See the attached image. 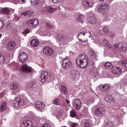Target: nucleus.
Returning a JSON list of instances; mask_svg holds the SVG:
<instances>
[{"mask_svg": "<svg viewBox=\"0 0 127 127\" xmlns=\"http://www.w3.org/2000/svg\"><path fill=\"white\" fill-rule=\"evenodd\" d=\"M21 70L25 73H30L32 71V68L31 67L28 66L27 64H25L22 65Z\"/></svg>", "mask_w": 127, "mask_h": 127, "instance_id": "20", "label": "nucleus"}, {"mask_svg": "<svg viewBox=\"0 0 127 127\" xmlns=\"http://www.w3.org/2000/svg\"><path fill=\"white\" fill-rule=\"evenodd\" d=\"M115 105L117 106V107H119L120 106V104L118 103H115Z\"/></svg>", "mask_w": 127, "mask_h": 127, "instance_id": "64", "label": "nucleus"}, {"mask_svg": "<svg viewBox=\"0 0 127 127\" xmlns=\"http://www.w3.org/2000/svg\"><path fill=\"white\" fill-rule=\"evenodd\" d=\"M61 89L63 94H64V95H67V94H68V88L66 86V84L64 83H62Z\"/></svg>", "mask_w": 127, "mask_h": 127, "instance_id": "22", "label": "nucleus"}, {"mask_svg": "<svg viewBox=\"0 0 127 127\" xmlns=\"http://www.w3.org/2000/svg\"><path fill=\"white\" fill-rule=\"evenodd\" d=\"M62 66L63 68H65V69L71 68L72 63L70 61V59L68 58L64 59L62 63Z\"/></svg>", "mask_w": 127, "mask_h": 127, "instance_id": "7", "label": "nucleus"}, {"mask_svg": "<svg viewBox=\"0 0 127 127\" xmlns=\"http://www.w3.org/2000/svg\"><path fill=\"white\" fill-rule=\"evenodd\" d=\"M35 106L38 109H40V110H42L45 107V105L42 104L40 101H36L35 103Z\"/></svg>", "mask_w": 127, "mask_h": 127, "instance_id": "26", "label": "nucleus"}, {"mask_svg": "<svg viewBox=\"0 0 127 127\" xmlns=\"http://www.w3.org/2000/svg\"><path fill=\"white\" fill-rule=\"evenodd\" d=\"M30 32V30L26 29L23 32L24 34H27Z\"/></svg>", "mask_w": 127, "mask_h": 127, "instance_id": "55", "label": "nucleus"}, {"mask_svg": "<svg viewBox=\"0 0 127 127\" xmlns=\"http://www.w3.org/2000/svg\"><path fill=\"white\" fill-rule=\"evenodd\" d=\"M89 55L90 58H91V59H93L94 62L97 61V60H98V56H97V55L95 54L93 49H91L89 50Z\"/></svg>", "mask_w": 127, "mask_h": 127, "instance_id": "18", "label": "nucleus"}, {"mask_svg": "<svg viewBox=\"0 0 127 127\" xmlns=\"http://www.w3.org/2000/svg\"><path fill=\"white\" fill-rule=\"evenodd\" d=\"M4 26V22L3 20H0V29Z\"/></svg>", "mask_w": 127, "mask_h": 127, "instance_id": "47", "label": "nucleus"}, {"mask_svg": "<svg viewBox=\"0 0 127 127\" xmlns=\"http://www.w3.org/2000/svg\"><path fill=\"white\" fill-rule=\"evenodd\" d=\"M48 78H49L48 72L46 71H43L41 76V83H45V82H46Z\"/></svg>", "mask_w": 127, "mask_h": 127, "instance_id": "16", "label": "nucleus"}, {"mask_svg": "<svg viewBox=\"0 0 127 127\" xmlns=\"http://www.w3.org/2000/svg\"><path fill=\"white\" fill-rule=\"evenodd\" d=\"M15 46V43L14 41L10 42L7 45V49L8 50H12Z\"/></svg>", "mask_w": 127, "mask_h": 127, "instance_id": "25", "label": "nucleus"}, {"mask_svg": "<svg viewBox=\"0 0 127 127\" xmlns=\"http://www.w3.org/2000/svg\"><path fill=\"white\" fill-rule=\"evenodd\" d=\"M53 114L56 117L57 119H61L63 116V112L59 108H58L57 110H56L54 111V113H53Z\"/></svg>", "mask_w": 127, "mask_h": 127, "instance_id": "19", "label": "nucleus"}, {"mask_svg": "<svg viewBox=\"0 0 127 127\" xmlns=\"http://www.w3.org/2000/svg\"><path fill=\"white\" fill-rule=\"evenodd\" d=\"M9 11H10V10L8 8H3L0 12L2 14H7L8 15V14H9Z\"/></svg>", "mask_w": 127, "mask_h": 127, "instance_id": "33", "label": "nucleus"}, {"mask_svg": "<svg viewBox=\"0 0 127 127\" xmlns=\"http://www.w3.org/2000/svg\"><path fill=\"white\" fill-rule=\"evenodd\" d=\"M65 101L67 104H69L70 103V101H69L68 99H66Z\"/></svg>", "mask_w": 127, "mask_h": 127, "instance_id": "61", "label": "nucleus"}, {"mask_svg": "<svg viewBox=\"0 0 127 127\" xmlns=\"http://www.w3.org/2000/svg\"><path fill=\"white\" fill-rule=\"evenodd\" d=\"M12 105L15 108H21L24 105V101L20 97H17L12 101Z\"/></svg>", "mask_w": 127, "mask_h": 127, "instance_id": "5", "label": "nucleus"}, {"mask_svg": "<svg viewBox=\"0 0 127 127\" xmlns=\"http://www.w3.org/2000/svg\"><path fill=\"white\" fill-rule=\"evenodd\" d=\"M87 20L91 24H96V23H97V18H96V15H95V14H94L92 11L88 14Z\"/></svg>", "mask_w": 127, "mask_h": 127, "instance_id": "8", "label": "nucleus"}, {"mask_svg": "<svg viewBox=\"0 0 127 127\" xmlns=\"http://www.w3.org/2000/svg\"><path fill=\"white\" fill-rule=\"evenodd\" d=\"M46 27H47V28H48L49 29H53V28H54V26L51 25V24H50V23H46Z\"/></svg>", "mask_w": 127, "mask_h": 127, "instance_id": "42", "label": "nucleus"}, {"mask_svg": "<svg viewBox=\"0 0 127 127\" xmlns=\"http://www.w3.org/2000/svg\"><path fill=\"white\" fill-rule=\"evenodd\" d=\"M46 35L48 36H50L51 35L49 34V32H47V33L46 34Z\"/></svg>", "mask_w": 127, "mask_h": 127, "instance_id": "62", "label": "nucleus"}, {"mask_svg": "<svg viewBox=\"0 0 127 127\" xmlns=\"http://www.w3.org/2000/svg\"><path fill=\"white\" fill-rule=\"evenodd\" d=\"M57 8H53L51 6H48L45 9V12H49V13H52L54 12L55 10H57Z\"/></svg>", "mask_w": 127, "mask_h": 127, "instance_id": "24", "label": "nucleus"}, {"mask_svg": "<svg viewBox=\"0 0 127 127\" xmlns=\"http://www.w3.org/2000/svg\"><path fill=\"white\" fill-rule=\"evenodd\" d=\"M110 36L111 37H114V36H115V34L113 33H111L110 34Z\"/></svg>", "mask_w": 127, "mask_h": 127, "instance_id": "60", "label": "nucleus"}, {"mask_svg": "<svg viewBox=\"0 0 127 127\" xmlns=\"http://www.w3.org/2000/svg\"><path fill=\"white\" fill-rule=\"evenodd\" d=\"M10 66L11 68L14 69V70L18 69V65H17V64L14 62H13L12 63H11Z\"/></svg>", "mask_w": 127, "mask_h": 127, "instance_id": "38", "label": "nucleus"}, {"mask_svg": "<svg viewBox=\"0 0 127 127\" xmlns=\"http://www.w3.org/2000/svg\"><path fill=\"white\" fill-rule=\"evenodd\" d=\"M94 114L97 117H102L103 115H105V108L104 107H99L96 108L94 107Z\"/></svg>", "mask_w": 127, "mask_h": 127, "instance_id": "9", "label": "nucleus"}, {"mask_svg": "<svg viewBox=\"0 0 127 127\" xmlns=\"http://www.w3.org/2000/svg\"><path fill=\"white\" fill-rule=\"evenodd\" d=\"M4 94H3V92H1L0 93V98L1 99V100H4Z\"/></svg>", "mask_w": 127, "mask_h": 127, "instance_id": "51", "label": "nucleus"}, {"mask_svg": "<svg viewBox=\"0 0 127 127\" xmlns=\"http://www.w3.org/2000/svg\"><path fill=\"white\" fill-rule=\"evenodd\" d=\"M38 23H39V22L37 19H32L31 20L27 21L26 23V25L31 27V26H36Z\"/></svg>", "mask_w": 127, "mask_h": 127, "instance_id": "14", "label": "nucleus"}, {"mask_svg": "<svg viewBox=\"0 0 127 127\" xmlns=\"http://www.w3.org/2000/svg\"><path fill=\"white\" fill-rule=\"evenodd\" d=\"M32 13H33L32 11H27L22 13L21 14L24 15V16H27L28 17H29L32 15Z\"/></svg>", "mask_w": 127, "mask_h": 127, "instance_id": "34", "label": "nucleus"}, {"mask_svg": "<svg viewBox=\"0 0 127 127\" xmlns=\"http://www.w3.org/2000/svg\"><path fill=\"white\" fill-rule=\"evenodd\" d=\"M27 117L30 120L23 121L21 123V127H31V126H36L40 120L39 117H36L33 112H29L27 114Z\"/></svg>", "mask_w": 127, "mask_h": 127, "instance_id": "1", "label": "nucleus"}, {"mask_svg": "<svg viewBox=\"0 0 127 127\" xmlns=\"http://www.w3.org/2000/svg\"><path fill=\"white\" fill-rule=\"evenodd\" d=\"M22 2H24V3H25V2H26V1L25 0H22Z\"/></svg>", "mask_w": 127, "mask_h": 127, "instance_id": "63", "label": "nucleus"}, {"mask_svg": "<svg viewBox=\"0 0 127 127\" xmlns=\"http://www.w3.org/2000/svg\"><path fill=\"white\" fill-rule=\"evenodd\" d=\"M78 126V124L75 123H71L70 124V127H76Z\"/></svg>", "mask_w": 127, "mask_h": 127, "instance_id": "50", "label": "nucleus"}, {"mask_svg": "<svg viewBox=\"0 0 127 127\" xmlns=\"http://www.w3.org/2000/svg\"><path fill=\"white\" fill-rule=\"evenodd\" d=\"M83 113L84 115L86 116V115H88L89 112L88 111V109H85L83 110Z\"/></svg>", "mask_w": 127, "mask_h": 127, "instance_id": "54", "label": "nucleus"}, {"mask_svg": "<svg viewBox=\"0 0 127 127\" xmlns=\"http://www.w3.org/2000/svg\"><path fill=\"white\" fill-rule=\"evenodd\" d=\"M77 67L86 68L88 66V57L85 54L80 55L76 60Z\"/></svg>", "mask_w": 127, "mask_h": 127, "instance_id": "2", "label": "nucleus"}, {"mask_svg": "<svg viewBox=\"0 0 127 127\" xmlns=\"http://www.w3.org/2000/svg\"><path fill=\"white\" fill-rule=\"evenodd\" d=\"M85 32H81L78 34V39L81 42H85V40H83L81 38L85 36Z\"/></svg>", "mask_w": 127, "mask_h": 127, "instance_id": "28", "label": "nucleus"}, {"mask_svg": "<svg viewBox=\"0 0 127 127\" xmlns=\"http://www.w3.org/2000/svg\"><path fill=\"white\" fill-rule=\"evenodd\" d=\"M94 41H95V43L99 44L100 43V39H99V38H96L95 39Z\"/></svg>", "mask_w": 127, "mask_h": 127, "instance_id": "56", "label": "nucleus"}, {"mask_svg": "<svg viewBox=\"0 0 127 127\" xmlns=\"http://www.w3.org/2000/svg\"><path fill=\"white\" fill-rule=\"evenodd\" d=\"M41 127H52V124L47 123L43 124Z\"/></svg>", "mask_w": 127, "mask_h": 127, "instance_id": "46", "label": "nucleus"}, {"mask_svg": "<svg viewBox=\"0 0 127 127\" xmlns=\"http://www.w3.org/2000/svg\"><path fill=\"white\" fill-rule=\"evenodd\" d=\"M108 8H109V4H108V3H105L98 6V11L100 13H104V12H106L108 10Z\"/></svg>", "mask_w": 127, "mask_h": 127, "instance_id": "12", "label": "nucleus"}, {"mask_svg": "<svg viewBox=\"0 0 127 127\" xmlns=\"http://www.w3.org/2000/svg\"><path fill=\"white\" fill-rule=\"evenodd\" d=\"M39 43H40V42H39V41H38V40L33 39L31 42V45L33 47H36L38 46V45H39Z\"/></svg>", "mask_w": 127, "mask_h": 127, "instance_id": "29", "label": "nucleus"}, {"mask_svg": "<svg viewBox=\"0 0 127 127\" xmlns=\"http://www.w3.org/2000/svg\"><path fill=\"white\" fill-rule=\"evenodd\" d=\"M17 87H18L17 84L12 83H11V84L10 86V89L11 90H16V89H17Z\"/></svg>", "mask_w": 127, "mask_h": 127, "instance_id": "39", "label": "nucleus"}, {"mask_svg": "<svg viewBox=\"0 0 127 127\" xmlns=\"http://www.w3.org/2000/svg\"><path fill=\"white\" fill-rule=\"evenodd\" d=\"M84 127H93V122L91 120H83Z\"/></svg>", "mask_w": 127, "mask_h": 127, "instance_id": "23", "label": "nucleus"}, {"mask_svg": "<svg viewBox=\"0 0 127 127\" xmlns=\"http://www.w3.org/2000/svg\"><path fill=\"white\" fill-rule=\"evenodd\" d=\"M85 36L91 37V36H92V34L90 31L85 32Z\"/></svg>", "mask_w": 127, "mask_h": 127, "instance_id": "49", "label": "nucleus"}, {"mask_svg": "<svg viewBox=\"0 0 127 127\" xmlns=\"http://www.w3.org/2000/svg\"><path fill=\"white\" fill-rule=\"evenodd\" d=\"M43 53L45 54V55H47V56H50L53 54V49L49 47H45L43 48Z\"/></svg>", "mask_w": 127, "mask_h": 127, "instance_id": "13", "label": "nucleus"}, {"mask_svg": "<svg viewBox=\"0 0 127 127\" xmlns=\"http://www.w3.org/2000/svg\"><path fill=\"white\" fill-rule=\"evenodd\" d=\"M56 38L58 41L62 42L63 44H68L70 40L69 38L67 36H65L63 34H58L56 37Z\"/></svg>", "mask_w": 127, "mask_h": 127, "instance_id": "4", "label": "nucleus"}, {"mask_svg": "<svg viewBox=\"0 0 127 127\" xmlns=\"http://www.w3.org/2000/svg\"><path fill=\"white\" fill-rule=\"evenodd\" d=\"M99 88L103 92H109L110 89H111V85L107 84H101L99 85Z\"/></svg>", "mask_w": 127, "mask_h": 127, "instance_id": "17", "label": "nucleus"}, {"mask_svg": "<svg viewBox=\"0 0 127 127\" xmlns=\"http://www.w3.org/2000/svg\"><path fill=\"white\" fill-rule=\"evenodd\" d=\"M115 88L116 89H121L122 88V83L120 82H117L115 84Z\"/></svg>", "mask_w": 127, "mask_h": 127, "instance_id": "45", "label": "nucleus"}, {"mask_svg": "<svg viewBox=\"0 0 127 127\" xmlns=\"http://www.w3.org/2000/svg\"><path fill=\"white\" fill-rule=\"evenodd\" d=\"M94 102H95V100H94V99H90L89 100V103L90 104H93V103H94Z\"/></svg>", "mask_w": 127, "mask_h": 127, "instance_id": "58", "label": "nucleus"}, {"mask_svg": "<svg viewBox=\"0 0 127 127\" xmlns=\"http://www.w3.org/2000/svg\"><path fill=\"white\" fill-rule=\"evenodd\" d=\"M27 54L26 53L22 52L20 54L19 56V60L20 62L22 63H25L27 61Z\"/></svg>", "mask_w": 127, "mask_h": 127, "instance_id": "15", "label": "nucleus"}, {"mask_svg": "<svg viewBox=\"0 0 127 127\" xmlns=\"http://www.w3.org/2000/svg\"><path fill=\"white\" fill-rule=\"evenodd\" d=\"M15 17L16 18V20L17 21L18 20H19V17L18 16L15 15Z\"/></svg>", "mask_w": 127, "mask_h": 127, "instance_id": "59", "label": "nucleus"}, {"mask_svg": "<svg viewBox=\"0 0 127 127\" xmlns=\"http://www.w3.org/2000/svg\"><path fill=\"white\" fill-rule=\"evenodd\" d=\"M103 45L105 47H107V48H110V46H109V43H108L107 40H104L103 41Z\"/></svg>", "mask_w": 127, "mask_h": 127, "instance_id": "43", "label": "nucleus"}, {"mask_svg": "<svg viewBox=\"0 0 127 127\" xmlns=\"http://www.w3.org/2000/svg\"><path fill=\"white\" fill-rule=\"evenodd\" d=\"M70 117L71 118H75L77 116V114H76V111L72 110L70 112Z\"/></svg>", "mask_w": 127, "mask_h": 127, "instance_id": "40", "label": "nucleus"}, {"mask_svg": "<svg viewBox=\"0 0 127 127\" xmlns=\"http://www.w3.org/2000/svg\"><path fill=\"white\" fill-rule=\"evenodd\" d=\"M13 1V3L15 4H17V3H19L21 0H12Z\"/></svg>", "mask_w": 127, "mask_h": 127, "instance_id": "52", "label": "nucleus"}, {"mask_svg": "<svg viewBox=\"0 0 127 127\" xmlns=\"http://www.w3.org/2000/svg\"><path fill=\"white\" fill-rule=\"evenodd\" d=\"M76 20L80 23H84V21H85V16L82 14H79L78 17L76 18Z\"/></svg>", "mask_w": 127, "mask_h": 127, "instance_id": "30", "label": "nucleus"}, {"mask_svg": "<svg viewBox=\"0 0 127 127\" xmlns=\"http://www.w3.org/2000/svg\"><path fill=\"white\" fill-rule=\"evenodd\" d=\"M103 31L105 33H108V32H109V28H108L107 26H105L103 28Z\"/></svg>", "mask_w": 127, "mask_h": 127, "instance_id": "48", "label": "nucleus"}, {"mask_svg": "<svg viewBox=\"0 0 127 127\" xmlns=\"http://www.w3.org/2000/svg\"><path fill=\"white\" fill-rule=\"evenodd\" d=\"M116 120H117L118 121V123L116 124V125L115 124V122L113 121H105L103 125V127H116L118 126H120L122 123V117L119 116V115H117L115 116Z\"/></svg>", "mask_w": 127, "mask_h": 127, "instance_id": "3", "label": "nucleus"}, {"mask_svg": "<svg viewBox=\"0 0 127 127\" xmlns=\"http://www.w3.org/2000/svg\"><path fill=\"white\" fill-rule=\"evenodd\" d=\"M82 3L86 7H92L93 4L89 2L87 0H82Z\"/></svg>", "mask_w": 127, "mask_h": 127, "instance_id": "31", "label": "nucleus"}, {"mask_svg": "<svg viewBox=\"0 0 127 127\" xmlns=\"http://www.w3.org/2000/svg\"><path fill=\"white\" fill-rule=\"evenodd\" d=\"M54 104H55V105H58V106H63V102H60L59 98H56L54 101Z\"/></svg>", "mask_w": 127, "mask_h": 127, "instance_id": "35", "label": "nucleus"}, {"mask_svg": "<svg viewBox=\"0 0 127 127\" xmlns=\"http://www.w3.org/2000/svg\"><path fill=\"white\" fill-rule=\"evenodd\" d=\"M61 0H53V1L54 2V3H58L59 2H60Z\"/></svg>", "mask_w": 127, "mask_h": 127, "instance_id": "57", "label": "nucleus"}, {"mask_svg": "<svg viewBox=\"0 0 127 127\" xmlns=\"http://www.w3.org/2000/svg\"><path fill=\"white\" fill-rule=\"evenodd\" d=\"M104 66L106 68V69H108L109 70H112V69L114 68V63H106L104 64Z\"/></svg>", "mask_w": 127, "mask_h": 127, "instance_id": "27", "label": "nucleus"}, {"mask_svg": "<svg viewBox=\"0 0 127 127\" xmlns=\"http://www.w3.org/2000/svg\"><path fill=\"white\" fill-rule=\"evenodd\" d=\"M31 3L33 5H37L39 3V0H31Z\"/></svg>", "mask_w": 127, "mask_h": 127, "instance_id": "41", "label": "nucleus"}, {"mask_svg": "<svg viewBox=\"0 0 127 127\" xmlns=\"http://www.w3.org/2000/svg\"><path fill=\"white\" fill-rule=\"evenodd\" d=\"M112 72L113 74H118L120 75V74H122V69L120 68L116 67L113 70Z\"/></svg>", "mask_w": 127, "mask_h": 127, "instance_id": "32", "label": "nucleus"}, {"mask_svg": "<svg viewBox=\"0 0 127 127\" xmlns=\"http://www.w3.org/2000/svg\"><path fill=\"white\" fill-rule=\"evenodd\" d=\"M4 62V57L1 55V52H0V63L2 64Z\"/></svg>", "mask_w": 127, "mask_h": 127, "instance_id": "44", "label": "nucleus"}, {"mask_svg": "<svg viewBox=\"0 0 127 127\" xmlns=\"http://www.w3.org/2000/svg\"><path fill=\"white\" fill-rule=\"evenodd\" d=\"M105 100L107 102H109V103H111L113 102V96L110 95H108L106 96Z\"/></svg>", "mask_w": 127, "mask_h": 127, "instance_id": "37", "label": "nucleus"}, {"mask_svg": "<svg viewBox=\"0 0 127 127\" xmlns=\"http://www.w3.org/2000/svg\"><path fill=\"white\" fill-rule=\"evenodd\" d=\"M114 46L116 48H118L119 51H123V52L127 51V44L126 43H120L118 44H115Z\"/></svg>", "mask_w": 127, "mask_h": 127, "instance_id": "11", "label": "nucleus"}, {"mask_svg": "<svg viewBox=\"0 0 127 127\" xmlns=\"http://www.w3.org/2000/svg\"><path fill=\"white\" fill-rule=\"evenodd\" d=\"M8 82V80L7 79H4L2 82V85H6Z\"/></svg>", "mask_w": 127, "mask_h": 127, "instance_id": "53", "label": "nucleus"}, {"mask_svg": "<svg viewBox=\"0 0 127 127\" xmlns=\"http://www.w3.org/2000/svg\"><path fill=\"white\" fill-rule=\"evenodd\" d=\"M26 88H27V89H31L35 92H37L38 91V88H37L36 82L34 80L28 82L26 84Z\"/></svg>", "mask_w": 127, "mask_h": 127, "instance_id": "6", "label": "nucleus"}, {"mask_svg": "<svg viewBox=\"0 0 127 127\" xmlns=\"http://www.w3.org/2000/svg\"><path fill=\"white\" fill-rule=\"evenodd\" d=\"M79 75V71L77 70H72L70 72V77L73 80H76Z\"/></svg>", "mask_w": 127, "mask_h": 127, "instance_id": "21", "label": "nucleus"}, {"mask_svg": "<svg viewBox=\"0 0 127 127\" xmlns=\"http://www.w3.org/2000/svg\"><path fill=\"white\" fill-rule=\"evenodd\" d=\"M6 109V102H4L0 107V111L3 112Z\"/></svg>", "mask_w": 127, "mask_h": 127, "instance_id": "36", "label": "nucleus"}, {"mask_svg": "<svg viewBox=\"0 0 127 127\" xmlns=\"http://www.w3.org/2000/svg\"><path fill=\"white\" fill-rule=\"evenodd\" d=\"M72 106L75 110H80L82 107V101L79 99H74L72 101Z\"/></svg>", "mask_w": 127, "mask_h": 127, "instance_id": "10", "label": "nucleus"}]
</instances>
